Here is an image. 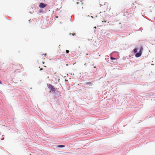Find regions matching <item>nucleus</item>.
Returning a JSON list of instances; mask_svg holds the SVG:
<instances>
[{"label":"nucleus","instance_id":"nucleus-1","mask_svg":"<svg viewBox=\"0 0 155 155\" xmlns=\"http://www.w3.org/2000/svg\"><path fill=\"white\" fill-rule=\"evenodd\" d=\"M48 87L49 89L51 90L53 92H55V89L54 88V87L51 84H49Z\"/></svg>","mask_w":155,"mask_h":155},{"label":"nucleus","instance_id":"nucleus-2","mask_svg":"<svg viewBox=\"0 0 155 155\" xmlns=\"http://www.w3.org/2000/svg\"><path fill=\"white\" fill-rule=\"evenodd\" d=\"M47 5L43 3H41L39 5V6L40 8H43L46 7Z\"/></svg>","mask_w":155,"mask_h":155},{"label":"nucleus","instance_id":"nucleus-3","mask_svg":"<svg viewBox=\"0 0 155 155\" xmlns=\"http://www.w3.org/2000/svg\"><path fill=\"white\" fill-rule=\"evenodd\" d=\"M142 54L141 52H139L136 54L135 56L137 58H138L141 56Z\"/></svg>","mask_w":155,"mask_h":155},{"label":"nucleus","instance_id":"nucleus-4","mask_svg":"<svg viewBox=\"0 0 155 155\" xmlns=\"http://www.w3.org/2000/svg\"><path fill=\"white\" fill-rule=\"evenodd\" d=\"M86 85H92V84L91 82H87L85 84Z\"/></svg>","mask_w":155,"mask_h":155},{"label":"nucleus","instance_id":"nucleus-5","mask_svg":"<svg viewBox=\"0 0 155 155\" xmlns=\"http://www.w3.org/2000/svg\"><path fill=\"white\" fill-rule=\"evenodd\" d=\"M143 48L142 47H141L139 51V52H141V53H142V51H143Z\"/></svg>","mask_w":155,"mask_h":155},{"label":"nucleus","instance_id":"nucleus-6","mask_svg":"<svg viewBox=\"0 0 155 155\" xmlns=\"http://www.w3.org/2000/svg\"><path fill=\"white\" fill-rule=\"evenodd\" d=\"M137 52V49H134V53H136V52Z\"/></svg>","mask_w":155,"mask_h":155},{"label":"nucleus","instance_id":"nucleus-7","mask_svg":"<svg viewBox=\"0 0 155 155\" xmlns=\"http://www.w3.org/2000/svg\"><path fill=\"white\" fill-rule=\"evenodd\" d=\"M59 147H64V145H59L58 146Z\"/></svg>","mask_w":155,"mask_h":155},{"label":"nucleus","instance_id":"nucleus-8","mask_svg":"<svg viewBox=\"0 0 155 155\" xmlns=\"http://www.w3.org/2000/svg\"><path fill=\"white\" fill-rule=\"evenodd\" d=\"M110 59L112 60H116V58H113V57H110Z\"/></svg>","mask_w":155,"mask_h":155},{"label":"nucleus","instance_id":"nucleus-9","mask_svg":"<svg viewBox=\"0 0 155 155\" xmlns=\"http://www.w3.org/2000/svg\"><path fill=\"white\" fill-rule=\"evenodd\" d=\"M66 53H68L69 52V51L68 50H66Z\"/></svg>","mask_w":155,"mask_h":155},{"label":"nucleus","instance_id":"nucleus-10","mask_svg":"<svg viewBox=\"0 0 155 155\" xmlns=\"http://www.w3.org/2000/svg\"><path fill=\"white\" fill-rule=\"evenodd\" d=\"M75 34H72V35L74 36V35H75Z\"/></svg>","mask_w":155,"mask_h":155},{"label":"nucleus","instance_id":"nucleus-11","mask_svg":"<svg viewBox=\"0 0 155 155\" xmlns=\"http://www.w3.org/2000/svg\"><path fill=\"white\" fill-rule=\"evenodd\" d=\"M42 69H42V68H41V69H40V70H42Z\"/></svg>","mask_w":155,"mask_h":155},{"label":"nucleus","instance_id":"nucleus-12","mask_svg":"<svg viewBox=\"0 0 155 155\" xmlns=\"http://www.w3.org/2000/svg\"><path fill=\"white\" fill-rule=\"evenodd\" d=\"M94 68H96V67L94 66Z\"/></svg>","mask_w":155,"mask_h":155},{"label":"nucleus","instance_id":"nucleus-13","mask_svg":"<svg viewBox=\"0 0 155 155\" xmlns=\"http://www.w3.org/2000/svg\"><path fill=\"white\" fill-rule=\"evenodd\" d=\"M104 22H106V21H104Z\"/></svg>","mask_w":155,"mask_h":155}]
</instances>
